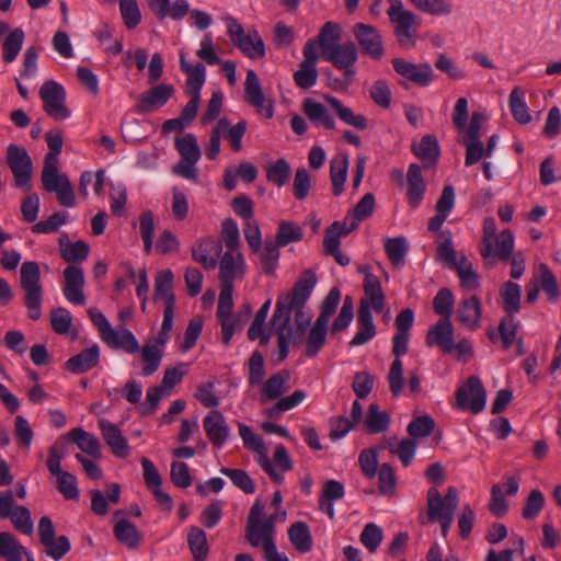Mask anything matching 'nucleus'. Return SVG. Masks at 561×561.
<instances>
[{"mask_svg": "<svg viewBox=\"0 0 561 561\" xmlns=\"http://www.w3.org/2000/svg\"><path fill=\"white\" fill-rule=\"evenodd\" d=\"M317 284V276L311 270H305L290 291L278 296L272 325L277 332V362H283L289 353L293 336L290 327L291 312L295 311V323L300 333H305L311 321V314L305 311V305Z\"/></svg>", "mask_w": 561, "mask_h": 561, "instance_id": "1", "label": "nucleus"}, {"mask_svg": "<svg viewBox=\"0 0 561 561\" xmlns=\"http://www.w3.org/2000/svg\"><path fill=\"white\" fill-rule=\"evenodd\" d=\"M321 55L324 60L343 72V79L334 78V82L330 83V87L335 91H345L356 75L355 64L358 59V51L355 44L352 42L335 43L324 47Z\"/></svg>", "mask_w": 561, "mask_h": 561, "instance_id": "2", "label": "nucleus"}, {"mask_svg": "<svg viewBox=\"0 0 561 561\" xmlns=\"http://www.w3.org/2000/svg\"><path fill=\"white\" fill-rule=\"evenodd\" d=\"M20 286L24 290V305L28 318L38 320L42 316V285L39 265L35 261H26L20 270Z\"/></svg>", "mask_w": 561, "mask_h": 561, "instance_id": "3", "label": "nucleus"}, {"mask_svg": "<svg viewBox=\"0 0 561 561\" xmlns=\"http://www.w3.org/2000/svg\"><path fill=\"white\" fill-rule=\"evenodd\" d=\"M427 512L420 515V523L423 525L436 523L444 518L454 517L459 504L458 491L454 486H449L444 496L440 495L436 488H430L426 494Z\"/></svg>", "mask_w": 561, "mask_h": 561, "instance_id": "4", "label": "nucleus"}, {"mask_svg": "<svg viewBox=\"0 0 561 561\" xmlns=\"http://www.w3.org/2000/svg\"><path fill=\"white\" fill-rule=\"evenodd\" d=\"M43 190L56 193L58 203L67 208L73 207L76 197L73 188L66 174L59 173L58 161L44 160L41 174Z\"/></svg>", "mask_w": 561, "mask_h": 561, "instance_id": "5", "label": "nucleus"}, {"mask_svg": "<svg viewBox=\"0 0 561 561\" xmlns=\"http://www.w3.org/2000/svg\"><path fill=\"white\" fill-rule=\"evenodd\" d=\"M390 8L387 13L394 24V35L402 48L410 49L415 46L416 34L411 30L416 23V15L404 10L401 0H389Z\"/></svg>", "mask_w": 561, "mask_h": 561, "instance_id": "6", "label": "nucleus"}, {"mask_svg": "<svg viewBox=\"0 0 561 561\" xmlns=\"http://www.w3.org/2000/svg\"><path fill=\"white\" fill-rule=\"evenodd\" d=\"M5 161L13 174L14 185L24 192H28L32 187L33 163L26 149L14 144L9 145Z\"/></svg>", "mask_w": 561, "mask_h": 561, "instance_id": "7", "label": "nucleus"}, {"mask_svg": "<svg viewBox=\"0 0 561 561\" xmlns=\"http://www.w3.org/2000/svg\"><path fill=\"white\" fill-rule=\"evenodd\" d=\"M455 408L470 411L473 414L485 408L486 392L482 381L477 376H470L456 391Z\"/></svg>", "mask_w": 561, "mask_h": 561, "instance_id": "8", "label": "nucleus"}, {"mask_svg": "<svg viewBox=\"0 0 561 561\" xmlns=\"http://www.w3.org/2000/svg\"><path fill=\"white\" fill-rule=\"evenodd\" d=\"M39 98L45 113L55 121H64L70 117L71 112L66 106V91L64 87L54 81H45L39 89Z\"/></svg>", "mask_w": 561, "mask_h": 561, "instance_id": "9", "label": "nucleus"}, {"mask_svg": "<svg viewBox=\"0 0 561 561\" xmlns=\"http://www.w3.org/2000/svg\"><path fill=\"white\" fill-rule=\"evenodd\" d=\"M353 34L363 54L368 55L374 60H380L383 57L382 37L376 27L365 23H356L353 26Z\"/></svg>", "mask_w": 561, "mask_h": 561, "instance_id": "10", "label": "nucleus"}, {"mask_svg": "<svg viewBox=\"0 0 561 561\" xmlns=\"http://www.w3.org/2000/svg\"><path fill=\"white\" fill-rule=\"evenodd\" d=\"M244 99L257 113L266 118L274 114L273 102L267 100L262 91L261 83L254 70L247 71L244 82Z\"/></svg>", "mask_w": 561, "mask_h": 561, "instance_id": "11", "label": "nucleus"}, {"mask_svg": "<svg viewBox=\"0 0 561 561\" xmlns=\"http://www.w3.org/2000/svg\"><path fill=\"white\" fill-rule=\"evenodd\" d=\"M219 280L221 287L233 288L234 280H242L245 274V262L241 252L226 251L219 263Z\"/></svg>", "mask_w": 561, "mask_h": 561, "instance_id": "12", "label": "nucleus"}, {"mask_svg": "<svg viewBox=\"0 0 561 561\" xmlns=\"http://www.w3.org/2000/svg\"><path fill=\"white\" fill-rule=\"evenodd\" d=\"M392 66L399 76L420 87H427L432 82L433 69L426 62L415 65L403 58H393Z\"/></svg>", "mask_w": 561, "mask_h": 561, "instance_id": "13", "label": "nucleus"}, {"mask_svg": "<svg viewBox=\"0 0 561 561\" xmlns=\"http://www.w3.org/2000/svg\"><path fill=\"white\" fill-rule=\"evenodd\" d=\"M275 515L268 516L263 523L245 526V539L254 548H261L263 554L267 552V547H275L274 522Z\"/></svg>", "mask_w": 561, "mask_h": 561, "instance_id": "14", "label": "nucleus"}, {"mask_svg": "<svg viewBox=\"0 0 561 561\" xmlns=\"http://www.w3.org/2000/svg\"><path fill=\"white\" fill-rule=\"evenodd\" d=\"M62 275L65 280L62 293L66 299L73 305H84V274L82 268L76 265H68L64 270Z\"/></svg>", "mask_w": 561, "mask_h": 561, "instance_id": "15", "label": "nucleus"}, {"mask_svg": "<svg viewBox=\"0 0 561 561\" xmlns=\"http://www.w3.org/2000/svg\"><path fill=\"white\" fill-rule=\"evenodd\" d=\"M203 427L209 442L214 447L220 448L229 437L230 430L222 413L218 410H211L203 419Z\"/></svg>", "mask_w": 561, "mask_h": 561, "instance_id": "16", "label": "nucleus"}, {"mask_svg": "<svg viewBox=\"0 0 561 561\" xmlns=\"http://www.w3.org/2000/svg\"><path fill=\"white\" fill-rule=\"evenodd\" d=\"M359 272L365 274L364 293L365 297L360 299V304H366L368 310L374 309L377 313L383 310L385 295L379 278L373 274L367 266L359 267Z\"/></svg>", "mask_w": 561, "mask_h": 561, "instance_id": "17", "label": "nucleus"}, {"mask_svg": "<svg viewBox=\"0 0 561 561\" xmlns=\"http://www.w3.org/2000/svg\"><path fill=\"white\" fill-rule=\"evenodd\" d=\"M222 244L219 239L205 238L192 247V259L205 270L216 267L218 256L221 254Z\"/></svg>", "mask_w": 561, "mask_h": 561, "instance_id": "18", "label": "nucleus"}, {"mask_svg": "<svg viewBox=\"0 0 561 561\" xmlns=\"http://www.w3.org/2000/svg\"><path fill=\"white\" fill-rule=\"evenodd\" d=\"M426 344L428 346L437 345L444 353H451L454 351V328L449 319L440 318L428 330Z\"/></svg>", "mask_w": 561, "mask_h": 561, "instance_id": "19", "label": "nucleus"}, {"mask_svg": "<svg viewBox=\"0 0 561 561\" xmlns=\"http://www.w3.org/2000/svg\"><path fill=\"white\" fill-rule=\"evenodd\" d=\"M426 183L422 169L417 163H411L407 172V201L411 208H417L425 195Z\"/></svg>", "mask_w": 561, "mask_h": 561, "instance_id": "20", "label": "nucleus"}, {"mask_svg": "<svg viewBox=\"0 0 561 561\" xmlns=\"http://www.w3.org/2000/svg\"><path fill=\"white\" fill-rule=\"evenodd\" d=\"M174 94L172 84L161 83L142 93L138 101L141 112H152L162 107Z\"/></svg>", "mask_w": 561, "mask_h": 561, "instance_id": "21", "label": "nucleus"}, {"mask_svg": "<svg viewBox=\"0 0 561 561\" xmlns=\"http://www.w3.org/2000/svg\"><path fill=\"white\" fill-rule=\"evenodd\" d=\"M101 339L110 348H122L128 354H135L140 350L139 343L133 332L124 327L117 329L111 327Z\"/></svg>", "mask_w": 561, "mask_h": 561, "instance_id": "22", "label": "nucleus"}, {"mask_svg": "<svg viewBox=\"0 0 561 561\" xmlns=\"http://www.w3.org/2000/svg\"><path fill=\"white\" fill-rule=\"evenodd\" d=\"M481 302L477 296H470L460 301L457 319L463 328L476 331L481 325Z\"/></svg>", "mask_w": 561, "mask_h": 561, "instance_id": "23", "label": "nucleus"}, {"mask_svg": "<svg viewBox=\"0 0 561 561\" xmlns=\"http://www.w3.org/2000/svg\"><path fill=\"white\" fill-rule=\"evenodd\" d=\"M99 426L105 443L110 446L112 453L119 458H125L129 454L128 443L122 435L121 430L114 423L106 420H100Z\"/></svg>", "mask_w": 561, "mask_h": 561, "instance_id": "24", "label": "nucleus"}, {"mask_svg": "<svg viewBox=\"0 0 561 561\" xmlns=\"http://www.w3.org/2000/svg\"><path fill=\"white\" fill-rule=\"evenodd\" d=\"M180 68L187 76L186 94L201 95V90L206 80V70L202 62L190 65L185 59V54L180 53Z\"/></svg>", "mask_w": 561, "mask_h": 561, "instance_id": "25", "label": "nucleus"}, {"mask_svg": "<svg viewBox=\"0 0 561 561\" xmlns=\"http://www.w3.org/2000/svg\"><path fill=\"white\" fill-rule=\"evenodd\" d=\"M290 374L287 370H280L262 382L260 401L265 403L282 397L288 390Z\"/></svg>", "mask_w": 561, "mask_h": 561, "instance_id": "26", "label": "nucleus"}, {"mask_svg": "<svg viewBox=\"0 0 561 561\" xmlns=\"http://www.w3.org/2000/svg\"><path fill=\"white\" fill-rule=\"evenodd\" d=\"M411 150L424 162L426 169L435 167L440 154L438 140L434 135H425L420 142H413Z\"/></svg>", "mask_w": 561, "mask_h": 561, "instance_id": "27", "label": "nucleus"}, {"mask_svg": "<svg viewBox=\"0 0 561 561\" xmlns=\"http://www.w3.org/2000/svg\"><path fill=\"white\" fill-rule=\"evenodd\" d=\"M358 331L350 342V346H360L366 344L376 335V328L371 311L366 304H360L357 312Z\"/></svg>", "mask_w": 561, "mask_h": 561, "instance_id": "28", "label": "nucleus"}, {"mask_svg": "<svg viewBox=\"0 0 561 561\" xmlns=\"http://www.w3.org/2000/svg\"><path fill=\"white\" fill-rule=\"evenodd\" d=\"M100 348L98 344H93L91 347L82 350L79 354L70 357L65 363V368L73 374H82L99 363Z\"/></svg>", "mask_w": 561, "mask_h": 561, "instance_id": "29", "label": "nucleus"}, {"mask_svg": "<svg viewBox=\"0 0 561 561\" xmlns=\"http://www.w3.org/2000/svg\"><path fill=\"white\" fill-rule=\"evenodd\" d=\"M302 111L316 127H324L327 129L335 127L333 117L322 103L310 98L306 99L302 103Z\"/></svg>", "mask_w": 561, "mask_h": 561, "instance_id": "30", "label": "nucleus"}, {"mask_svg": "<svg viewBox=\"0 0 561 561\" xmlns=\"http://www.w3.org/2000/svg\"><path fill=\"white\" fill-rule=\"evenodd\" d=\"M327 103L334 111L336 116L346 125H350L358 130L367 128L368 121L362 114H355L350 107L345 106L339 99L334 96H325Z\"/></svg>", "mask_w": 561, "mask_h": 561, "instance_id": "31", "label": "nucleus"}, {"mask_svg": "<svg viewBox=\"0 0 561 561\" xmlns=\"http://www.w3.org/2000/svg\"><path fill=\"white\" fill-rule=\"evenodd\" d=\"M61 257L71 263H81L85 261L89 254V245L84 241L70 242L67 236H61L58 240Z\"/></svg>", "mask_w": 561, "mask_h": 561, "instance_id": "32", "label": "nucleus"}, {"mask_svg": "<svg viewBox=\"0 0 561 561\" xmlns=\"http://www.w3.org/2000/svg\"><path fill=\"white\" fill-rule=\"evenodd\" d=\"M113 533L116 540L129 549L138 548L141 541V535L136 526L125 518L115 523Z\"/></svg>", "mask_w": 561, "mask_h": 561, "instance_id": "33", "label": "nucleus"}, {"mask_svg": "<svg viewBox=\"0 0 561 561\" xmlns=\"http://www.w3.org/2000/svg\"><path fill=\"white\" fill-rule=\"evenodd\" d=\"M356 227L357 222H352L351 227L347 228L345 224H341L340 221H334L329 226L325 229L323 239L324 253L330 255L331 253L339 251L341 237L347 236Z\"/></svg>", "mask_w": 561, "mask_h": 561, "instance_id": "34", "label": "nucleus"}, {"mask_svg": "<svg viewBox=\"0 0 561 561\" xmlns=\"http://www.w3.org/2000/svg\"><path fill=\"white\" fill-rule=\"evenodd\" d=\"M288 538L293 547L300 553L312 549V537L309 527L304 522H296L288 528Z\"/></svg>", "mask_w": 561, "mask_h": 561, "instance_id": "35", "label": "nucleus"}, {"mask_svg": "<svg viewBox=\"0 0 561 561\" xmlns=\"http://www.w3.org/2000/svg\"><path fill=\"white\" fill-rule=\"evenodd\" d=\"M233 45L250 59L262 58L265 55L263 39L256 30L249 31Z\"/></svg>", "mask_w": 561, "mask_h": 561, "instance_id": "36", "label": "nucleus"}, {"mask_svg": "<svg viewBox=\"0 0 561 561\" xmlns=\"http://www.w3.org/2000/svg\"><path fill=\"white\" fill-rule=\"evenodd\" d=\"M348 157L346 154L335 157L330 163V179L332 182V192L339 196L344 191V183L347 178Z\"/></svg>", "mask_w": 561, "mask_h": 561, "instance_id": "37", "label": "nucleus"}, {"mask_svg": "<svg viewBox=\"0 0 561 561\" xmlns=\"http://www.w3.org/2000/svg\"><path fill=\"white\" fill-rule=\"evenodd\" d=\"M390 416L387 412L380 411L376 403L369 404L364 420V426L368 434H379L388 430Z\"/></svg>", "mask_w": 561, "mask_h": 561, "instance_id": "38", "label": "nucleus"}, {"mask_svg": "<svg viewBox=\"0 0 561 561\" xmlns=\"http://www.w3.org/2000/svg\"><path fill=\"white\" fill-rule=\"evenodd\" d=\"M68 436L85 454L99 458L101 456V446L99 439L81 427L69 431Z\"/></svg>", "mask_w": 561, "mask_h": 561, "instance_id": "39", "label": "nucleus"}, {"mask_svg": "<svg viewBox=\"0 0 561 561\" xmlns=\"http://www.w3.org/2000/svg\"><path fill=\"white\" fill-rule=\"evenodd\" d=\"M173 273L171 270L160 271L154 278V294L153 299L164 300V305H175V296L172 291L173 288Z\"/></svg>", "mask_w": 561, "mask_h": 561, "instance_id": "40", "label": "nucleus"}, {"mask_svg": "<svg viewBox=\"0 0 561 561\" xmlns=\"http://www.w3.org/2000/svg\"><path fill=\"white\" fill-rule=\"evenodd\" d=\"M187 545L194 561H205L209 547L206 533L199 527L192 526L187 533Z\"/></svg>", "mask_w": 561, "mask_h": 561, "instance_id": "41", "label": "nucleus"}, {"mask_svg": "<svg viewBox=\"0 0 561 561\" xmlns=\"http://www.w3.org/2000/svg\"><path fill=\"white\" fill-rule=\"evenodd\" d=\"M327 323L316 320L312 328L309 331L306 341L305 355L307 357H314L318 355L320 350L327 340Z\"/></svg>", "mask_w": 561, "mask_h": 561, "instance_id": "42", "label": "nucleus"}, {"mask_svg": "<svg viewBox=\"0 0 561 561\" xmlns=\"http://www.w3.org/2000/svg\"><path fill=\"white\" fill-rule=\"evenodd\" d=\"M539 288L545 293L548 300L556 302L559 298V286L557 277L546 264H540L538 275L534 277Z\"/></svg>", "mask_w": 561, "mask_h": 561, "instance_id": "43", "label": "nucleus"}, {"mask_svg": "<svg viewBox=\"0 0 561 561\" xmlns=\"http://www.w3.org/2000/svg\"><path fill=\"white\" fill-rule=\"evenodd\" d=\"M508 106L516 122L522 125H526L531 122V115L529 114L528 107L524 101V92L519 87H515L511 91Z\"/></svg>", "mask_w": 561, "mask_h": 561, "instance_id": "44", "label": "nucleus"}, {"mask_svg": "<svg viewBox=\"0 0 561 561\" xmlns=\"http://www.w3.org/2000/svg\"><path fill=\"white\" fill-rule=\"evenodd\" d=\"M502 306L507 316H514L519 311L520 287L516 283L506 282L501 288Z\"/></svg>", "mask_w": 561, "mask_h": 561, "instance_id": "45", "label": "nucleus"}, {"mask_svg": "<svg viewBox=\"0 0 561 561\" xmlns=\"http://www.w3.org/2000/svg\"><path fill=\"white\" fill-rule=\"evenodd\" d=\"M141 360L144 362L142 375L151 376L154 374L161 363L163 352L158 345L151 343L145 344L140 350Z\"/></svg>", "mask_w": 561, "mask_h": 561, "instance_id": "46", "label": "nucleus"}, {"mask_svg": "<svg viewBox=\"0 0 561 561\" xmlns=\"http://www.w3.org/2000/svg\"><path fill=\"white\" fill-rule=\"evenodd\" d=\"M304 232L299 225L294 221H280L275 236V241L279 247H286L289 243L298 242L302 239Z\"/></svg>", "mask_w": 561, "mask_h": 561, "instance_id": "47", "label": "nucleus"}, {"mask_svg": "<svg viewBox=\"0 0 561 561\" xmlns=\"http://www.w3.org/2000/svg\"><path fill=\"white\" fill-rule=\"evenodd\" d=\"M385 251L390 263L398 267L404 264L408 244L404 237L389 238L385 242Z\"/></svg>", "mask_w": 561, "mask_h": 561, "instance_id": "48", "label": "nucleus"}, {"mask_svg": "<svg viewBox=\"0 0 561 561\" xmlns=\"http://www.w3.org/2000/svg\"><path fill=\"white\" fill-rule=\"evenodd\" d=\"M460 280V285L466 290H474L480 286L479 276L473 271L472 264L462 256L454 267Z\"/></svg>", "mask_w": 561, "mask_h": 561, "instance_id": "49", "label": "nucleus"}, {"mask_svg": "<svg viewBox=\"0 0 561 561\" xmlns=\"http://www.w3.org/2000/svg\"><path fill=\"white\" fill-rule=\"evenodd\" d=\"M23 552V546L8 531H0V558L5 561H20V553Z\"/></svg>", "mask_w": 561, "mask_h": 561, "instance_id": "50", "label": "nucleus"}, {"mask_svg": "<svg viewBox=\"0 0 561 561\" xmlns=\"http://www.w3.org/2000/svg\"><path fill=\"white\" fill-rule=\"evenodd\" d=\"M238 428L245 449L256 453L260 456V459L267 457V450L262 438L254 434L250 426L243 423H238Z\"/></svg>", "mask_w": 561, "mask_h": 561, "instance_id": "51", "label": "nucleus"}, {"mask_svg": "<svg viewBox=\"0 0 561 561\" xmlns=\"http://www.w3.org/2000/svg\"><path fill=\"white\" fill-rule=\"evenodd\" d=\"M24 42V32L15 28L9 33L2 45V58L4 62H12L18 57Z\"/></svg>", "mask_w": 561, "mask_h": 561, "instance_id": "52", "label": "nucleus"}, {"mask_svg": "<svg viewBox=\"0 0 561 561\" xmlns=\"http://www.w3.org/2000/svg\"><path fill=\"white\" fill-rule=\"evenodd\" d=\"M306 398L304 390H295L290 396L279 397L277 402L266 410L270 417H277L283 412L291 410L299 405Z\"/></svg>", "mask_w": 561, "mask_h": 561, "instance_id": "53", "label": "nucleus"}, {"mask_svg": "<svg viewBox=\"0 0 561 561\" xmlns=\"http://www.w3.org/2000/svg\"><path fill=\"white\" fill-rule=\"evenodd\" d=\"M174 145L182 160L198 161L201 159V150L193 134L178 137Z\"/></svg>", "mask_w": 561, "mask_h": 561, "instance_id": "54", "label": "nucleus"}, {"mask_svg": "<svg viewBox=\"0 0 561 561\" xmlns=\"http://www.w3.org/2000/svg\"><path fill=\"white\" fill-rule=\"evenodd\" d=\"M291 169L289 163L280 158L266 168V179L278 187L284 186L290 178Z\"/></svg>", "mask_w": 561, "mask_h": 561, "instance_id": "55", "label": "nucleus"}, {"mask_svg": "<svg viewBox=\"0 0 561 561\" xmlns=\"http://www.w3.org/2000/svg\"><path fill=\"white\" fill-rule=\"evenodd\" d=\"M279 248L280 247L272 240L265 242L260 253L262 270L265 274H274L278 264Z\"/></svg>", "mask_w": 561, "mask_h": 561, "instance_id": "56", "label": "nucleus"}, {"mask_svg": "<svg viewBox=\"0 0 561 561\" xmlns=\"http://www.w3.org/2000/svg\"><path fill=\"white\" fill-rule=\"evenodd\" d=\"M220 241L225 243L227 251L240 252V232L237 222L232 218L222 221Z\"/></svg>", "mask_w": 561, "mask_h": 561, "instance_id": "57", "label": "nucleus"}, {"mask_svg": "<svg viewBox=\"0 0 561 561\" xmlns=\"http://www.w3.org/2000/svg\"><path fill=\"white\" fill-rule=\"evenodd\" d=\"M494 240L496 243V251L493 253L492 259L485 261L486 264H493L495 256L501 261H508L513 252L514 237L511 230H503Z\"/></svg>", "mask_w": 561, "mask_h": 561, "instance_id": "58", "label": "nucleus"}, {"mask_svg": "<svg viewBox=\"0 0 561 561\" xmlns=\"http://www.w3.org/2000/svg\"><path fill=\"white\" fill-rule=\"evenodd\" d=\"M440 238L443 239V242H440L437 248L436 257L449 268H454L459 261L457 260L456 251L453 248L451 233L449 231H442Z\"/></svg>", "mask_w": 561, "mask_h": 561, "instance_id": "59", "label": "nucleus"}, {"mask_svg": "<svg viewBox=\"0 0 561 561\" xmlns=\"http://www.w3.org/2000/svg\"><path fill=\"white\" fill-rule=\"evenodd\" d=\"M435 428V422L430 415L414 417L407 427L410 438H423L430 436Z\"/></svg>", "mask_w": 561, "mask_h": 561, "instance_id": "60", "label": "nucleus"}, {"mask_svg": "<svg viewBox=\"0 0 561 561\" xmlns=\"http://www.w3.org/2000/svg\"><path fill=\"white\" fill-rule=\"evenodd\" d=\"M496 238V224L491 217L483 220V238L480 245V254L484 261L493 257V240Z\"/></svg>", "mask_w": 561, "mask_h": 561, "instance_id": "61", "label": "nucleus"}, {"mask_svg": "<svg viewBox=\"0 0 561 561\" xmlns=\"http://www.w3.org/2000/svg\"><path fill=\"white\" fill-rule=\"evenodd\" d=\"M318 80L317 66L300 62L299 68L294 73V81L300 89L308 90L312 88Z\"/></svg>", "mask_w": 561, "mask_h": 561, "instance_id": "62", "label": "nucleus"}, {"mask_svg": "<svg viewBox=\"0 0 561 561\" xmlns=\"http://www.w3.org/2000/svg\"><path fill=\"white\" fill-rule=\"evenodd\" d=\"M220 472L228 477L231 482L244 493L252 494L255 491L253 480L244 470L222 467Z\"/></svg>", "mask_w": 561, "mask_h": 561, "instance_id": "63", "label": "nucleus"}, {"mask_svg": "<svg viewBox=\"0 0 561 561\" xmlns=\"http://www.w3.org/2000/svg\"><path fill=\"white\" fill-rule=\"evenodd\" d=\"M454 295L449 288H440L433 299V309L442 318L449 319L453 313Z\"/></svg>", "mask_w": 561, "mask_h": 561, "instance_id": "64", "label": "nucleus"}]
</instances>
